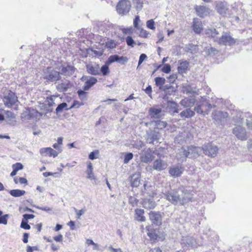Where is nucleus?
<instances>
[{
	"instance_id": "f704fd0d",
	"label": "nucleus",
	"mask_w": 252,
	"mask_h": 252,
	"mask_svg": "<svg viewBox=\"0 0 252 252\" xmlns=\"http://www.w3.org/2000/svg\"><path fill=\"white\" fill-rule=\"evenodd\" d=\"M205 33L208 36H211L214 38V40L216 38H218L217 35L219 34L218 31L212 27L206 29L205 30Z\"/></svg>"
},
{
	"instance_id": "5fc2aeb1",
	"label": "nucleus",
	"mask_w": 252,
	"mask_h": 252,
	"mask_svg": "<svg viewBox=\"0 0 252 252\" xmlns=\"http://www.w3.org/2000/svg\"><path fill=\"white\" fill-rule=\"evenodd\" d=\"M183 92L186 94H191L193 91L192 89L189 86L186 85V86H183Z\"/></svg>"
},
{
	"instance_id": "37998d69",
	"label": "nucleus",
	"mask_w": 252,
	"mask_h": 252,
	"mask_svg": "<svg viewBox=\"0 0 252 252\" xmlns=\"http://www.w3.org/2000/svg\"><path fill=\"white\" fill-rule=\"evenodd\" d=\"M100 72H101L103 75H106L109 72V67L107 65H103L100 68Z\"/></svg>"
},
{
	"instance_id": "412c9836",
	"label": "nucleus",
	"mask_w": 252,
	"mask_h": 252,
	"mask_svg": "<svg viewBox=\"0 0 252 252\" xmlns=\"http://www.w3.org/2000/svg\"><path fill=\"white\" fill-rule=\"evenodd\" d=\"M148 125L151 126L153 125L155 128L158 129H163L167 126V123L165 121L160 120L153 121L149 123H146V125L147 126Z\"/></svg>"
},
{
	"instance_id": "2eb2a0df",
	"label": "nucleus",
	"mask_w": 252,
	"mask_h": 252,
	"mask_svg": "<svg viewBox=\"0 0 252 252\" xmlns=\"http://www.w3.org/2000/svg\"><path fill=\"white\" fill-rule=\"evenodd\" d=\"M40 153L43 156H49L56 157L59 154V152L54 150L50 147L43 148L40 150Z\"/></svg>"
},
{
	"instance_id": "a211bd4d",
	"label": "nucleus",
	"mask_w": 252,
	"mask_h": 252,
	"mask_svg": "<svg viewBox=\"0 0 252 252\" xmlns=\"http://www.w3.org/2000/svg\"><path fill=\"white\" fill-rule=\"evenodd\" d=\"M196 100L194 97L189 96L182 99L180 104L184 107H191L194 105Z\"/></svg>"
},
{
	"instance_id": "20e7f679",
	"label": "nucleus",
	"mask_w": 252,
	"mask_h": 252,
	"mask_svg": "<svg viewBox=\"0 0 252 252\" xmlns=\"http://www.w3.org/2000/svg\"><path fill=\"white\" fill-rule=\"evenodd\" d=\"M3 101L4 105L11 108L18 102V97L15 94L11 91H7L4 93Z\"/></svg>"
},
{
	"instance_id": "72a5a7b5",
	"label": "nucleus",
	"mask_w": 252,
	"mask_h": 252,
	"mask_svg": "<svg viewBox=\"0 0 252 252\" xmlns=\"http://www.w3.org/2000/svg\"><path fill=\"white\" fill-rule=\"evenodd\" d=\"M195 115L194 111L191 110L190 108H187L186 110L182 111L180 113V116L182 118H190Z\"/></svg>"
},
{
	"instance_id": "c9c22d12",
	"label": "nucleus",
	"mask_w": 252,
	"mask_h": 252,
	"mask_svg": "<svg viewBox=\"0 0 252 252\" xmlns=\"http://www.w3.org/2000/svg\"><path fill=\"white\" fill-rule=\"evenodd\" d=\"M74 67L71 65H67L65 67H63L61 71L63 74L65 75L70 76L74 72Z\"/></svg>"
},
{
	"instance_id": "9b49d317",
	"label": "nucleus",
	"mask_w": 252,
	"mask_h": 252,
	"mask_svg": "<svg viewBox=\"0 0 252 252\" xmlns=\"http://www.w3.org/2000/svg\"><path fill=\"white\" fill-rule=\"evenodd\" d=\"M233 133L238 139L241 140H246L248 138L245 129L240 126L234 127L233 129Z\"/></svg>"
},
{
	"instance_id": "338daca9",
	"label": "nucleus",
	"mask_w": 252,
	"mask_h": 252,
	"mask_svg": "<svg viewBox=\"0 0 252 252\" xmlns=\"http://www.w3.org/2000/svg\"><path fill=\"white\" fill-rule=\"evenodd\" d=\"M63 236L62 235L60 234L58 236H55L54 237V240L56 242H62L63 241Z\"/></svg>"
},
{
	"instance_id": "b1692460",
	"label": "nucleus",
	"mask_w": 252,
	"mask_h": 252,
	"mask_svg": "<svg viewBox=\"0 0 252 252\" xmlns=\"http://www.w3.org/2000/svg\"><path fill=\"white\" fill-rule=\"evenodd\" d=\"M57 97L58 96L56 95H51L50 96L47 97L45 104L46 106L48 105V107L46 108L47 112H50L52 111V106L55 104L54 101Z\"/></svg>"
},
{
	"instance_id": "774afa93",
	"label": "nucleus",
	"mask_w": 252,
	"mask_h": 252,
	"mask_svg": "<svg viewBox=\"0 0 252 252\" xmlns=\"http://www.w3.org/2000/svg\"><path fill=\"white\" fill-rule=\"evenodd\" d=\"M108 249L112 252H122L121 249H115L112 246L108 247Z\"/></svg>"
},
{
	"instance_id": "423d86ee",
	"label": "nucleus",
	"mask_w": 252,
	"mask_h": 252,
	"mask_svg": "<svg viewBox=\"0 0 252 252\" xmlns=\"http://www.w3.org/2000/svg\"><path fill=\"white\" fill-rule=\"evenodd\" d=\"M202 151L207 156L210 157H215L217 155L218 148L211 143L204 145L201 148Z\"/></svg>"
},
{
	"instance_id": "0e129e2a",
	"label": "nucleus",
	"mask_w": 252,
	"mask_h": 252,
	"mask_svg": "<svg viewBox=\"0 0 252 252\" xmlns=\"http://www.w3.org/2000/svg\"><path fill=\"white\" fill-rule=\"evenodd\" d=\"M35 207L38 209H39V210H41L42 211H46V212H49V211H51L52 210V208L48 207L36 206Z\"/></svg>"
},
{
	"instance_id": "0eeeda50",
	"label": "nucleus",
	"mask_w": 252,
	"mask_h": 252,
	"mask_svg": "<svg viewBox=\"0 0 252 252\" xmlns=\"http://www.w3.org/2000/svg\"><path fill=\"white\" fill-rule=\"evenodd\" d=\"M153 153L150 148H144L139 154L141 161L144 163L151 162L153 159Z\"/></svg>"
},
{
	"instance_id": "ea45409f",
	"label": "nucleus",
	"mask_w": 252,
	"mask_h": 252,
	"mask_svg": "<svg viewBox=\"0 0 252 252\" xmlns=\"http://www.w3.org/2000/svg\"><path fill=\"white\" fill-rule=\"evenodd\" d=\"M79 98L82 101H86L88 98V93L85 92V90H79L77 91Z\"/></svg>"
},
{
	"instance_id": "864d4df0",
	"label": "nucleus",
	"mask_w": 252,
	"mask_h": 252,
	"mask_svg": "<svg viewBox=\"0 0 252 252\" xmlns=\"http://www.w3.org/2000/svg\"><path fill=\"white\" fill-rule=\"evenodd\" d=\"M147 26L150 29H151V30L155 29V22L153 21V20L152 19V20H148L147 22Z\"/></svg>"
},
{
	"instance_id": "69168bd1",
	"label": "nucleus",
	"mask_w": 252,
	"mask_h": 252,
	"mask_svg": "<svg viewBox=\"0 0 252 252\" xmlns=\"http://www.w3.org/2000/svg\"><path fill=\"white\" fill-rule=\"evenodd\" d=\"M34 217H35L34 215H33L32 214H26L23 215V219H24L25 220H26L28 221V219H33L34 218Z\"/></svg>"
},
{
	"instance_id": "bb28decb",
	"label": "nucleus",
	"mask_w": 252,
	"mask_h": 252,
	"mask_svg": "<svg viewBox=\"0 0 252 252\" xmlns=\"http://www.w3.org/2000/svg\"><path fill=\"white\" fill-rule=\"evenodd\" d=\"M143 193H146L148 196L154 197L156 193L155 190V187L148 185V184L144 185V189L142 190Z\"/></svg>"
},
{
	"instance_id": "de8ad7c7",
	"label": "nucleus",
	"mask_w": 252,
	"mask_h": 252,
	"mask_svg": "<svg viewBox=\"0 0 252 252\" xmlns=\"http://www.w3.org/2000/svg\"><path fill=\"white\" fill-rule=\"evenodd\" d=\"M9 215L5 214L0 217V224H6Z\"/></svg>"
},
{
	"instance_id": "79ce46f5",
	"label": "nucleus",
	"mask_w": 252,
	"mask_h": 252,
	"mask_svg": "<svg viewBox=\"0 0 252 252\" xmlns=\"http://www.w3.org/2000/svg\"><path fill=\"white\" fill-rule=\"evenodd\" d=\"M126 41L127 45L131 47H133L136 44L132 37L130 36H128L126 38Z\"/></svg>"
},
{
	"instance_id": "49530a36",
	"label": "nucleus",
	"mask_w": 252,
	"mask_h": 252,
	"mask_svg": "<svg viewBox=\"0 0 252 252\" xmlns=\"http://www.w3.org/2000/svg\"><path fill=\"white\" fill-rule=\"evenodd\" d=\"M20 227L25 229H30L31 228L30 225L28 223V221L23 219H22Z\"/></svg>"
},
{
	"instance_id": "6e6552de",
	"label": "nucleus",
	"mask_w": 252,
	"mask_h": 252,
	"mask_svg": "<svg viewBox=\"0 0 252 252\" xmlns=\"http://www.w3.org/2000/svg\"><path fill=\"white\" fill-rule=\"evenodd\" d=\"M215 41L218 42L220 45H232L235 44L236 40L229 34L225 33L220 38H216Z\"/></svg>"
},
{
	"instance_id": "1a4fd4ad",
	"label": "nucleus",
	"mask_w": 252,
	"mask_h": 252,
	"mask_svg": "<svg viewBox=\"0 0 252 252\" xmlns=\"http://www.w3.org/2000/svg\"><path fill=\"white\" fill-rule=\"evenodd\" d=\"M184 168L180 164L171 166L169 168V174L173 178H178L183 173Z\"/></svg>"
},
{
	"instance_id": "6e6d98bb",
	"label": "nucleus",
	"mask_w": 252,
	"mask_h": 252,
	"mask_svg": "<svg viewBox=\"0 0 252 252\" xmlns=\"http://www.w3.org/2000/svg\"><path fill=\"white\" fill-rule=\"evenodd\" d=\"M74 210L75 213H76L77 218L78 219H80V216H82V215H83L86 211L85 209H81V210L78 211L75 208H74Z\"/></svg>"
},
{
	"instance_id": "e2e57ef3",
	"label": "nucleus",
	"mask_w": 252,
	"mask_h": 252,
	"mask_svg": "<svg viewBox=\"0 0 252 252\" xmlns=\"http://www.w3.org/2000/svg\"><path fill=\"white\" fill-rule=\"evenodd\" d=\"M140 21L139 17L138 16H136L134 20H133V25L134 27L137 29L138 28V23Z\"/></svg>"
},
{
	"instance_id": "cd10ccee",
	"label": "nucleus",
	"mask_w": 252,
	"mask_h": 252,
	"mask_svg": "<svg viewBox=\"0 0 252 252\" xmlns=\"http://www.w3.org/2000/svg\"><path fill=\"white\" fill-rule=\"evenodd\" d=\"M143 207L147 209H153L156 206L155 201L152 199L145 198L142 202Z\"/></svg>"
},
{
	"instance_id": "9d476101",
	"label": "nucleus",
	"mask_w": 252,
	"mask_h": 252,
	"mask_svg": "<svg viewBox=\"0 0 252 252\" xmlns=\"http://www.w3.org/2000/svg\"><path fill=\"white\" fill-rule=\"evenodd\" d=\"M187 153L186 157L188 158H195L199 156L202 153V149L199 147L190 146L186 147Z\"/></svg>"
},
{
	"instance_id": "052dcab7",
	"label": "nucleus",
	"mask_w": 252,
	"mask_h": 252,
	"mask_svg": "<svg viewBox=\"0 0 252 252\" xmlns=\"http://www.w3.org/2000/svg\"><path fill=\"white\" fill-rule=\"evenodd\" d=\"M98 153L99 152L97 150L95 151H93L89 154V158L92 160L96 158V157H95V155H98Z\"/></svg>"
},
{
	"instance_id": "a19ab883",
	"label": "nucleus",
	"mask_w": 252,
	"mask_h": 252,
	"mask_svg": "<svg viewBox=\"0 0 252 252\" xmlns=\"http://www.w3.org/2000/svg\"><path fill=\"white\" fill-rule=\"evenodd\" d=\"M155 83L157 86L160 88L165 83V79L163 77H158L155 79Z\"/></svg>"
},
{
	"instance_id": "a878e982",
	"label": "nucleus",
	"mask_w": 252,
	"mask_h": 252,
	"mask_svg": "<svg viewBox=\"0 0 252 252\" xmlns=\"http://www.w3.org/2000/svg\"><path fill=\"white\" fill-rule=\"evenodd\" d=\"M97 80V79L94 77L89 76V78L85 82L83 86V90L85 91L89 90L92 87L96 84Z\"/></svg>"
},
{
	"instance_id": "dca6fc26",
	"label": "nucleus",
	"mask_w": 252,
	"mask_h": 252,
	"mask_svg": "<svg viewBox=\"0 0 252 252\" xmlns=\"http://www.w3.org/2000/svg\"><path fill=\"white\" fill-rule=\"evenodd\" d=\"M167 164L160 159H157L153 162V168L157 171H161L166 168Z\"/></svg>"
},
{
	"instance_id": "5701e85b",
	"label": "nucleus",
	"mask_w": 252,
	"mask_h": 252,
	"mask_svg": "<svg viewBox=\"0 0 252 252\" xmlns=\"http://www.w3.org/2000/svg\"><path fill=\"white\" fill-rule=\"evenodd\" d=\"M178 104L174 101H168L167 102V108L168 112L172 115L178 113Z\"/></svg>"
},
{
	"instance_id": "f03ea898",
	"label": "nucleus",
	"mask_w": 252,
	"mask_h": 252,
	"mask_svg": "<svg viewBox=\"0 0 252 252\" xmlns=\"http://www.w3.org/2000/svg\"><path fill=\"white\" fill-rule=\"evenodd\" d=\"M42 76L48 82H57L61 79L60 73L52 67H47L43 69Z\"/></svg>"
},
{
	"instance_id": "58836bf2",
	"label": "nucleus",
	"mask_w": 252,
	"mask_h": 252,
	"mask_svg": "<svg viewBox=\"0 0 252 252\" xmlns=\"http://www.w3.org/2000/svg\"><path fill=\"white\" fill-rule=\"evenodd\" d=\"M26 193V191L24 190H20L18 189H12L9 191V193L12 196L17 197H20L23 195H24Z\"/></svg>"
},
{
	"instance_id": "c85d7f7f",
	"label": "nucleus",
	"mask_w": 252,
	"mask_h": 252,
	"mask_svg": "<svg viewBox=\"0 0 252 252\" xmlns=\"http://www.w3.org/2000/svg\"><path fill=\"white\" fill-rule=\"evenodd\" d=\"M130 183L132 187H138L140 183V174L139 173L133 174L131 176Z\"/></svg>"
},
{
	"instance_id": "39448f33",
	"label": "nucleus",
	"mask_w": 252,
	"mask_h": 252,
	"mask_svg": "<svg viewBox=\"0 0 252 252\" xmlns=\"http://www.w3.org/2000/svg\"><path fill=\"white\" fill-rule=\"evenodd\" d=\"M131 8V3L129 0H121L117 5V11L119 14H127Z\"/></svg>"
},
{
	"instance_id": "7c9ffc66",
	"label": "nucleus",
	"mask_w": 252,
	"mask_h": 252,
	"mask_svg": "<svg viewBox=\"0 0 252 252\" xmlns=\"http://www.w3.org/2000/svg\"><path fill=\"white\" fill-rule=\"evenodd\" d=\"M186 153H187L186 148L183 147L180 149L177 154V159L182 162L185 161L186 158H188V157H186Z\"/></svg>"
},
{
	"instance_id": "680f3d73",
	"label": "nucleus",
	"mask_w": 252,
	"mask_h": 252,
	"mask_svg": "<svg viewBox=\"0 0 252 252\" xmlns=\"http://www.w3.org/2000/svg\"><path fill=\"white\" fill-rule=\"evenodd\" d=\"M115 46H116L115 42L113 40H111V41H108L106 43V46L107 48H113L115 47Z\"/></svg>"
},
{
	"instance_id": "ddd939ff",
	"label": "nucleus",
	"mask_w": 252,
	"mask_h": 252,
	"mask_svg": "<svg viewBox=\"0 0 252 252\" xmlns=\"http://www.w3.org/2000/svg\"><path fill=\"white\" fill-rule=\"evenodd\" d=\"M149 218L152 223L157 226H159L162 223V216L159 212L151 211L149 213Z\"/></svg>"
},
{
	"instance_id": "a18cd8bd",
	"label": "nucleus",
	"mask_w": 252,
	"mask_h": 252,
	"mask_svg": "<svg viewBox=\"0 0 252 252\" xmlns=\"http://www.w3.org/2000/svg\"><path fill=\"white\" fill-rule=\"evenodd\" d=\"M133 155L132 153H128L125 155L124 162L125 163H127L130 160L133 158Z\"/></svg>"
},
{
	"instance_id": "7ed1b4c3",
	"label": "nucleus",
	"mask_w": 252,
	"mask_h": 252,
	"mask_svg": "<svg viewBox=\"0 0 252 252\" xmlns=\"http://www.w3.org/2000/svg\"><path fill=\"white\" fill-rule=\"evenodd\" d=\"M212 108V105L208 102L207 100L202 97L201 100L196 103L194 110L197 113L205 116L209 113Z\"/></svg>"
},
{
	"instance_id": "4be33fe9",
	"label": "nucleus",
	"mask_w": 252,
	"mask_h": 252,
	"mask_svg": "<svg viewBox=\"0 0 252 252\" xmlns=\"http://www.w3.org/2000/svg\"><path fill=\"white\" fill-rule=\"evenodd\" d=\"M5 118L4 120L9 125L14 126L16 123V117L14 114L10 111H7L5 112Z\"/></svg>"
},
{
	"instance_id": "4468645a",
	"label": "nucleus",
	"mask_w": 252,
	"mask_h": 252,
	"mask_svg": "<svg viewBox=\"0 0 252 252\" xmlns=\"http://www.w3.org/2000/svg\"><path fill=\"white\" fill-rule=\"evenodd\" d=\"M148 113L152 119H160L163 116L161 108L155 107H151Z\"/></svg>"
},
{
	"instance_id": "2f4dec72",
	"label": "nucleus",
	"mask_w": 252,
	"mask_h": 252,
	"mask_svg": "<svg viewBox=\"0 0 252 252\" xmlns=\"http://www.w3.org/2000/svg\"><path fill=\"white\" fill-rule=\"evenodd\" d=\"M216 9L221 15L225 14L228 9L226 3L222 2H220L217 4Z\"/></svg>"
},
{
	"instance_id": "f8f14e48",
	"label": "nucleus",
	"mask_w": 252,
	"mask_h": 252,
	"mask_svg": "<svg viewBox=\"0 0 252 252\" xmlns=\"http://www.w3.org/2000/svg\"><path fill=\"white\" fill-rule=\"evenodd\" d=\"M160 135L158 131L155 130H149L147 131L146 140L147 143H153L155 141L159 139Z\"/></svg>"
},
{
	"instance_id": "aec40b11",
	"label": "nucleus",
	"mask_w": 252,
	"mask_h": 252,
	"mask_svg": "<svg viewBox=\"0 0 252 252\" xmlns=\"http://www.w3.org/2000/svg\"><path fill=\"white\" fill-rule=\"evenodd\" d=\"M87 71L88 73L93 75H97L100 74L99 66L98 64L94 65L90 63L86 65Z\"/></svg>"
},
{
	"instance_id": "f257e3e1",
	"label": "nucleus",
	"mask_w": 252,
	"mask_h": 252,
	"mask_svg": "<svg viewBox=\"0 0 252 252\" xmlns=\"http://www.w3.org/2000/svg\"><path fill=\"white\" fill-rule=\"evenodd\" d=\"M186 192L187 190L183 191L182 193H184V195L182 194L181 196L177 190H171L164 193L163 195L165 198L172 204L176 205L179 203L184 205L190 200V197Z\"/></svg>"
},
{
	"instance_id": "4d7b16f0",
	"label": "nucleus",
	"mask_w": 252,
	"mask_h": 252,
	"mask_svg": "<svg viewBox=\"0 0 252 252\" xmlns=\"http://www.w3.org/2000/svg\"><path fill=\"white\" fill-rule=\"evenodd\" d=\"M93 170H87L86 173L88 175L87 178L91 180H95V178L93 173Z\"/></svg>"
},
{
	"instance_id": "6ab92c4d",
	"label": "nucleus",
	"mask_w": 252,
	"mask_h": 252,
	"mask_svg": "<svg viewBox=\"0 0 252 252\" xmlns=\"http://www.w3.org/2000/svg\"><path fill=\"white\" fill-rule=\"evenodd\" d=\"M194 9L197 15L201 18L206 16L209 13V9L204 6L196 5Z\"/></svg>"
},
{
	"instance_id": "3c124183",
	"label": "nucleus",
	"mask_w": 252,
	"mask_h": 252,
	"mask_svg": "<svg viewBox=\"0 0 252 252\" xmlns=\"http://www.w3.org/2000/svg\"><path fill=\"white\" fill-rule=\"evenodd\" d=\"M133 145L134 148L140 150L144 146V143L141 141H139L135 142Z\"/></svg>"
},
{
	"instance_id": "c756f323",
	"label": "nucleus",
	"mask_w": 252,
	"mask_h": 252,
	"mask_svg": "<svg viewBox=\"0 0 252 252\" xmlns=\"http://www.w3.org/2000/svg\"><path fill=\"white\" fill-rule=\"evenodd\" d=\"M122 61L126 62L127 61V59H126V58L124 57L123 56L120 57L117 55H111L109 57L107 61V63H111L115 62H120Z\"/></svg>"
},
{
	"instance_id": "c03bdc74",
	"label": "nucleus",
	"mask_w": 252,
	"mask_h": 252,
	"mask_svg": "<svg viewBox=\"0 0 252 252\" xmlns=\"http://www.w3.org/2000/svg\"><path fill=\"white\" fill-rule=\"evenodd\" d=\"M67 104L65 102H63L59 104L57 107L56 111V113H58L63 111V109L67 107Z\"/></svg>"
},
{
	"instance_id": "8fccbe9b",
	"label": "nucleus",
	"mask_w": 252,
	"mask_h": 252,
	"mask_svg": "<svg viewBox=\"0 0 252 252\" xmlns=\"http://www.w3.org/2000/svg\"><path fill=\"white\" fill-rule=\"evenodd\" d=\"M84 105V103L82 102H80L77 100H74L73 102V104L72 106H71V108L75 107L78 108L80 106H83Z\"/></svg>"
},
{
	"instance_id": "09e8293b",
	"label": "nucleus",
	"mask_w": 252,
	"mask_h": 252,
	"mask_svg": "<svg viewBox=\"0 0 252 252\" xmlns=\"http://www.w3.org/2000/svg\"><path fill=\"white\" fill-rule=\"evenodd\" d=\"M206 53L210 55H215L218 53V51L213 47H211L210 48H209L207 49L206 51Z\"/></svg>"
},
{
	"instance_id": "473e14b6",
	"label": "nucleus",
	"mask_w": 252,
	"mask_h": 252,
	"mask_svg": "<svg viewBox=\"0 0 252 252\" xmlns=\"http://www.w3.org/2000/svg\"><path fill=\"white\" fill-rule=\"evenodd\" d=\"M135 219L140 222H144L146 220V218L144 216V211L141 209L135 210Z\"/></svg>"
},
{
	"instance_id": "e433bc0d",
	"label": "nucleus",
	"mask_w": 252,
	"mask_h": 252,
	"mask_svg": "<svg viewBox=\"0 0 252 252\" xmlns=\"http://www.w3.org/2000/svg\"><path fill=\"white\" fill-rule=\"evenodd\" d=\"M189 62L187 61L181 62L180 65L178 67V70L180 73H185L189 67Z\"/></svg>"
},
{
	"instance_id": "4c0bfd02",
	"label": "nucleus",
	"mask_w": 252,
	"mask_h": 252,
	"mask_svg": "<svg viewBox=\"0 0 252 252\" xmlns=\"http://www.w3.org/2000/svg\"><path fill=\"white\" fill-rule=\"evenodd\" d=\"M70 87L69 82H63L59 84L57 87V89L60 92H66Z\"/></svg>"
},
{
	"instance_id": "393cba45",
	"label": "nucleus",
	"mask_w": 252,
	"mask_h": 252,
	"mask_svg": "<svg viewBox=\"0 0 252 252\" xmlns=\"http://www.w3.org/2000/svg\"><path fill=\"white\" fill-rule=\"evenodd\" d=\"M212 117L217 121H221L228 117V113L221 111H214L212 114Z\"/></svg>"
},
{
	"instance_id": "bf43d9fd",
	"label": "nucleus",
	"mask_w": 252,
	"mask_h": 252,
	"mask_svg": "<svg viewBox=\"0 0 252 252\" xmlns=\"http://www.w3.org/2000/svg\"><path fill=\"white\" fill-rule=\"evenodd\" d=\"M147 55L145 54H142L140 55L138 61L137 68H138L139 66L142 63V62L147 58Z\"/></svg>"
},
{
	"instance_id": "13d9d810",
	"label": "nucleus",
	"mask_w": 252,
	"mask_h": 252,
	"mask_svg": "<svg viewBox=\"0 0 252 252\" xmlns=\"http://www.w3.org/2000/svg\"><path fill=\"white\" fill-rule=\"evenodd\" d=\"M171 70V66L169 64H165L162 68V71L165 73H168Z\"/></svg>"
},
{
	"instance_id": "f3484780",
	"label": "nucleus",
	"mask_w": 252,
	"mask_h": 252,
	"mask_svg": "<svg viewBox=\"0 0 252 252\" xmlns=\"http://www.w3.org/2000/svg\"><path fill=\"white\" fill-rule=\"evenodd\" d=\"M192 28L195 33H200L203 30V25L201 21L198 18H194L192 22Z\"/></svg>"
},
{
	"instance_id": "603ef678",
	"label": "nucleus",
	"mask_w": 252,
	"mask_h": 252,
	"mask_svg": "<svg viewBox=\"0 0 252 252\" xmlns=\"http://www.w3.org/2000/svg\"><path fill=\"white\" fill-rule=\"evenodd\" d=\"M12 168L18 171V170H21L23 168V165L21 163L17 162L12 165Z\"/></svg>"
}]
</instances>
